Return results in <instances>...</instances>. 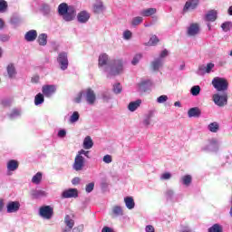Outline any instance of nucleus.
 I'll return each mask as SVG.
<instances>
[{
	"label": "nucleus",
	"instance_id": "2",
	"mask_svg": "<svg viewBox=\"0 0 232 232\" xmlns=\"http://www.w3.org/2000/svg\"><path fill=\"white\" fill-rule=\"evenodd\" d=\"M58 14L63 17V21L70 23L75 18V8L68 6L66 3H62L58 5Z\"/></svg>",
	"mask_w": 232,
	"mask_h": 232
},
{
	"label": "nucleus",
	"instance_id": "35",
	"mask_svg": "<svg viewBox=\"0 0 232 232\" xmlns=\"http://www.w3.org/2000/svg\"><path fill=\"white\" fill-rule=\"evenodd\" d=\"M112 214L114 215V217H122V215H124V211L122 210V207L114 206L112 208Z\"/></svg>",
	"mask_w": 232,
	"mask_h": 232
},
{
	"label": "nucleus",
	"instance_id": "53",
	"mask_svg": "<svg viewBox=\"0 0 232 232\" xmlns=\"http://www.w3.org/2000/svg\"><path fill=\"white\" fill-rule=\"evenodd\" d=\"M166 101H168V96L167 95H161V96L157 98V102L159 104H164V102H166Z\"/></svg>",
	"mask_w": 232,
	"mask_h": 232
},
{
	"label": "nucleus",
	"instance_id": "16",
	"mask_svg": "<svg viewBox=\"0 0 232 232\" xmlns=\"http://www.w3.org/2000/svg\"><path fill=\"white\" fill-rule=\"evenodd\" d=\"M151 69L153 72H159L160 68H162L164 66V60L161 58L156 57L154 60L150 63Z\"/></svg>",
	"mask_w": 232,
	"mask_h": 232
},
{
	"label": "nucleus",
	"instance_id": "49",
	"mask_svg": "<svg viewBox=\"0 0 232 232\" xmlns=\"http://www.w3.org/2000/svg\"><path fill=\"white\" fill-rule=\"evenodd\" d=\"M102 160L105 164H111V162H113V158L111 157V155L106 154L103 157Z\"/></svg>",
	"mask_w": 232,
	"mask_h": 232
},
{
	"label": "nucleus",
	"instance_id": "36",
	"mask_svg": "<svg viewBox=\"0 0 232 232\" xmlns=\"http://www.w3.org/2000/svg\"><path fill=\"white\" fill-rule=\"evenodd\" d=\"M142 21H144V18H142V16H135L132 18L130 24L135 28L139 26V24H142Z\"/></svg>",
	"mask_w": 232,
	"mask_h": 232
},
{
	"label": "nucleus",
	"instance_id": "56",
	"mask_svg": "<svg viewBox=\"0 0 232 232\" xmlns=\"http://www.w3.org/2000/svg\"><path fill=\"white\" fill-rule=\"evenodd\" d=\"M205 67H206V72L207 73H211V70H213L215 68V63H209Z\"/></svg>",
	"mask_w": 232,
	"mask_h": 232
},
{
	"label": "nucleus",
	"instance_id": "38",
	"mask_svg": "<svg viewBox=\"0 0 232 232\" xmlns=\"http://www.w3.org/2000/svg\"><path fill=\"white\" fill-rule=\"evenodd\" d=\"M208 232H223L224 231V227H222L221 225L219 224H214L212 227H210L208 229Z\"/></svg>",
	"mask_w": 232,
	"mask_h": 232
},
{
	"label": "nucleus",
	"instance_id": "50",
	"mask_svg": "<svg viewBox=\"0 0 232 232\" xmlns=\"http://www.w3.org/2000/svg\"><path fill=\"white\" fill-rule=\"evenodd\" d=\"M83 96H84V92H79L77 94V96L74 98V102H76V104H81Z\"/></svg>",
	"mask_w": 232,
	"mask_h": 232
},
{
	"label": "nucleus",
	"instance_id": "23",
	"mask_svg": "<svg viewBox=\"0 0 232 232\" xmlns=\"http://www.w3.org/2000/svg\"><path fill=\"white\" fill-rule=\"evenodd\" d=\"M153 117H155V111H150L145 115V119L143 120L144 126H151V124H154Z\"/></svg>",
	"mask_w": 232,
	"mask_h": 232
},
{
	"label": "nucleus",
	"instance_id": "9",
	"mask_svg": "<svg viewBox=\"0 0 232 232\" xmlns=\"http://www.w3.org/2000/svg\"><path fill=\"white\" fill-rule=\"evenodd\" d=\"M39 215L42 218L50 220L53 217V208L50 206H44L39 208Z\"/></svg>",
	"mask_w": 232,
	"mask_h": 232
},
{
	"label": "nucleus",
	"instance_id": "12",
	"mask_svg": "<svg viewBox=\"0 0 232 232\" xmlns=\"http://www.w3.org/2000/svg\"><path fill=\"white\" fill-rule=\"evenodd\" d=\"M98 65L102 72H104V68L110 66V60L108 58V54L102 53L99 56Z\"/></svg>",
	"mask_w": 232,
	"mask_h": 232
},
{
	"label": "nucleus",
	"instance_id": "41",
	"mask_svg": "<svg viewBox=\"0 0 232 232\" xmlns=\"http://www.w3.org/2000/svg\"><path fill=\"white\" fill-rule=\"evenodd\" d=\"M17 117H21V110L13 109L9 114V119H17Z\"/></svg>",
	"mask_w": 232,
	"mask_h": 232
},
{
	"label": "nucleus",
	"instance_id": "60",
	"mask_svg": "<svg viewBox=\"0 0 232 232\" xmlns=\"http://www.w3.org/2000/svg\"><path fill=\"white\" fill-rule=\"evenodd\" d=\"M165 195H166L167 198H173V195H175V192L172 189H168L165 192Z\"/></svg>",
	"mask_w": 232,
	"mask_h": 232
},
{
	"label": "nucleus",
	"instance_id": "29",
	"mask_svg": "<svg viewBox=\"0 0 232 232\" xmlns=\"http://www.w3.org/2000/svg\"><path fill=\"white\" fill-rule=\"evenodd\" d=\"M41 12L43 15H44L45 17H48L52 15V7L48 4H44L42 5Z\"/></svg>",
	"mask_w": 232,
	"mask_h": 232
},
{
	"label": "nucleus",
	"instance_id": "4",
	"mask_svg": "<svg viewBox=\"0 0 232 232\" xmlns=\"http://www.w3.org/2000/svg\"><path fill=\"white\" fill-rule=\"evenodd\" d=\"M212 86L217 90V92H226L229 87V83L225 78L215 77L212 80Z\"/></svg>",
	"mask_w": 232,
	"mask_h": 232
},
{
	"label": "nucleus",
	"instance_id": "58",
	"mask_svg": "<svg viewBox=\"0 0 232 232\" xmlns=\"http://www.w3.org/2000/svg\"><path fill=\"white\" fill-rule=\"evenodd\" d=\"M102 99H103V101H105V102H108V101H110V99H111V96L110 95V92H103L102 94Z\"/></svg>",
	"mask_w": 232,
	"mask_h": 232
},
{
	"label": "nucleus",
	"instance_id": "46",
	"mask_svg": "<svg viewBox=\"0 0 232 232\" xmlns=\"http://www.w3.org/2000/svg\"><path fill=\"white\" fill-rule=\"evenodd\" d=\"M141 59H142V54H140V53L136 54V55L133 57L132 61H131V64H132L133 66H137V64H139V63H140V61Z\"/></svg>",
	"mask_w": 232,
	"mask_h": 232
},
{
	"label": "nucleus",
	"instance_id": "54",
	"mask_svg": "<svg viewBox=\"0 0 232 232\" xmlns=\"http://www.w3.org/2000/svg\"><path fill=\"white\" fill-rule=\"evenodd\" d=\"M131 31L130 30H126L124 33H123V39H125V41H130V39H131Z\"/></svg>",
	"mask_w": 232,
	"mask_h": 232
},
{
	"label": "nucleus",
	"instance_id": "42",
	"mask_svg": "<svg viewBox=\"0 0 232 232\" xmlns=\"http://www.w3.org/2000/svg\"><path fill=\"white\" fill-rule=\"evenodd\" d=\"M159 37L157 35H152L149 42L147 43V46H157V44L159 43Z\"/></svg>",
	"mask_w": 232,
	"mask_h": 232
},
{
	"label": "nucleus",
	"instance_id": "24",
	"mask_svg": "<svg viewBox=\"0 0 232 232\" xmlns=\"http://www.w3.org/2000/svg\"><path fill=\"white\" fill-rule=\"evenodd\" d=\"M24 39L27 43H34L37 39V31L30 30L24 34Z\"/></svg>",
	"mask_w": 232,
	"mask_h": 232
},
{
	"label": "nucleus",
	"instance_id": "37",
	"mask_svg": "<svg viewBox=\"0 0 232 232\" xmlns=\"http://www.w3.org/2000/svg\"><path fill=\"white\" fill-rule=\"evenodd\" d=\"M43 102H44V94L39 92L34 97V104L35 106H39L40 104H43Z\"/></svg>",
	"mask_w": 232,
	"mask_h": 232
},
{
	"label": "nucleus",
	"instance_id": "40",
	"mask_svg": "<svg viewBox=\"0 0 232 232\" xmlns=\"http://www.w3.org/2000/svg\"><path fill=\"white\" fill-rule=\"evenodd\" d=\"M192 180H193V178L191 177V175H185L181 178V181H182V184H184V186H189Z\"/></svg>",
	"mask_w": 232,
	"mask_h": 232
},
{
	"label": "nucleus",
	"instance_id": "7",
	"mask_svg": "<svg viewBox=\"0 0 232 232\" xmlns=\"http://www.w3.org/2000/svg\"><path fill=\"white\" fill-rule=\"evenodd\" d=\"M212 99L216 106L223 108V106L227 104V92H224L223 94L216 93L212 96Z\"/></svg>",
	"mask_w": 232,
	"mask_h": 232
},
{
	"label": "nucleus",
	"instance_id": "19",
	"mask_svg": "<svg viewBox=\"0 0 232 232\" xmlns=\"http://www.w3.org/2000/svg\"><path fill=\"white\" fill-rule=\"evenodd\" d=\"M198 32H200V26H198V24H191L188 28V35L190 37L198 35Z\"/></svg>",
	"mask_w": 232,
	"mask_h": 232
},
{
	"label": "nucleus",
	"instance_id": "55",
	"mask_svg": "<svg viewBox=\"0 0 232 232\" xmlns=\"http://www.w3.org/2000/svg\"><path fill=\"white\" fill-rule=\"evenodd\" d=\"M169 55V52L168 50L164 49L160 53V56H158L159 59H161L162 61H164V59H166V57H168Z\"/></svg>",
	"mask_w": 232,
	"mask_h": 232
},
{
	"label": "nucleus",
	"instance_id": "33",
	"mask_svg": "<svg viewBox=\"0 0 232 232\" xmlns=\"http://www.w3.org/2000/svg\"><path fill=\"white\" fill-rule=\"evenodd\" d=\"M124 202L127 209H133L135 208V200L131 197L124 198Z\"/></svg>",
	"mask_w": 232,
	"mask_h": 232
},
{
	"label": "nucleus",
	"instance_id": "47",
	"mask_svg": "<svg viewBox=\"0 0 232 232\" xmlns=\"http://www.w3.org/2000/svg\"><path fill=\"white\" fill-rule=\"evenodd\" d=\"M8 8V4L5 0H0V13L3 14V12H6V9Z\"/></svg>",
	"mask_w": 232,
	"mask_h": 232
},
{
	"label": "nucleus",
	"instance_id": "26",
	"mask_svg": "<svg viewBox=\"0 0 232 232\" xmlns=\"http://www.w3.org/2000/svg\"><path fill=\"white\" fill-rule=\"evenodd\" d=\"M106 7H104V4L102 1L98 0L93 5V12L94 14H103Z\"/></svg>",
	"mask_w": 232,
	"mask_h": 232
},
{
	"label": "nucleus",
	"instance_id": "31",
	"mask_svg": "<svg viewBox=\"0 0 232 232\" xmlns=\"http://www.w3.org/2000/svg\"><path fill=\"white\" fill-rule=\"evenodd\" d=\"M83 148L84 150H92L93 148V140H92V137L87 136L84 138Z\"/></svg>",
	"mask_w": 232,
	"mask_h": 232
},
{
	"label": "nucleus",
	"instance_id": "21",
	"mask_svg": "<svg viewBox=\"0 0 232 232\" xmlns=\"http://www.w3.org/2000/svg\"><path fill=\"white\" fill-rule=\"evenodd\" d=\"M6 72L9 79H15L17 76V70H15V65L14 63H9L6 66Z\"/></svg>",
	"mask_w": 232,
	"mask_h": 232
},
{
	"label": "nucleus",
	"instance_id": "51",
	"mask_svg": "<svg viewBox=\"0 0 232 232\" xmlns=\"http://www.w3.org/2000/svg\"><path fill=\"white\" fill-rule=\"evenodd\" d=\"M197 73L198 75H206L208 73L206 72V65H199Z\"/></svg>",
	"mask_w": 232,
	"mask_h": 232
},
{
	"label": "nucleus",
	"instance_id": "30",
	"mask_svg": "<svg viewBox=\"0 0 232 232\" xmlns=\"http://www.w3.org/2000/svg\"><path fill=\"white\" fill-rule=\"evenodd\" d=\"M19 168V162L15 160H11L7 162V170L8 171H15Z\"/></svg>",
	"mask_w": 232,
	"mask_h": 232
},
{
	"label": "nucleus",
	"instance_id": "11",
	"mask_svg": "<svg viewBox=\"0 0 232 232\" xmlns=\"http://www.w3.org/2000/svg\"><path fill=\"white\" fill-rule=\"evenodd\" d=\"M55 92H57V88L55 87V85H44L42 87L43 95H44V97H47L48 99H50V97H52L53 93H55Z\"/></svg>",
	"mask_w": 232,
	"mask_h": 232
},
{
	"label": "nucleus",
	"instance_id": "34",
	"mask_svg": "<svg viewBox=\"0 0 232 232\" xmlns=\"http://www.w3.org/2000/svg\"><path fill=\"white\" fill-rule=\"evenodd\" d=\"M79 119H81V114H79V111H73L69 118V122L70 124H75V122H79Z\"/></svg>",
	"mask_w": 232,
	"mask_h": 232
},
{
	"label": "nucleus",
	"instance_id": "17",
	"mask_svg": "<svg viewBox=\"0 0 232 232\" xmlns=\"http://www.w3.org/2000/svg\"><path fill=\"white\" fill-rule=\"evenodd\" d=\"M201 115L202 111L198 107H193L188 111V117L189 119H192V117H194L195 119H198V117H200Z\"/></svg>",
	"mask_w": 232,
	"mask_h": 232
},
{
	"label": "nucleus",
	"instance_id": "22",
	"mask_svg": "<svg viewBox=\"0 0 232 232\" xmlns=\"http://www.w3.org/2000/svg\"><path fill=\"white\" fill-rule=\"evenodd\" d=\"M198 6V0H188L186 2L183 8V12H188V10H195Z\"/></svg>",
	"mask_w": 232,
	"mask_h": 232
},
{
	"label": "nucleus",
	"instance_id": "63",
	"mask_svg": "<svg viewBox=\"0 0 232 232\" xmlns=\"http://www.w3.org/2000/svg\"><path fill=\"white\" fill-rule=\"evenodd\" d=\"M145 231L146 232H155V227H153V226H151V225H148L145 227Z\"/></svg>",
	"mask_w": 232,
	"mask_h": 232
},
{
	"label": "nucleus",
	"instance_id": "43",
	"mask_svg": "<svg viewBox=\"0 0 232 232\" xmlns=\"http://www.w3.org/2000/svg\"><path fill=\"white\" fill-rule=\"evenodd\" d=\"M190 93L193 97H197L200 95V86L195 85L190 89Z\"/></svg>",
	"mask_w": 232,
	"mask_h": 232
},
{
	"label": "nucleus",
	"instance_id": "10",
	"mask_svg": "<svg viewBox=\"0 0 232 232\" xmlns=\"http://www.w3.org/2000/svg\"><path fill=\"white\" fill-rule=\"evenodd\" d=\"M63 224L65 225V228L63 229V232H70L73 229V226H75V220L73 219V215H65L63 219Z\"/></svg>",
	"mask_w": 232,
	"mask_h": 232
},
{
	"label": "nucleus",
	"instance_id": "44",
	"mask_svg": "<svg viewBox=\"0 0 232 232\" xmlns=\"http://www.w3.org/2000/svg\"><path fill=\"white\" fill-rule=\"evenodd\" d=\"M221 28H222L223 32H229L232 28V23L225 22L221 24Z\"/></svg>",
	"mask_w": 232,
	"mask_h": 232
},
{
	"label": "nucleus",
	"instance_id": "64",
	"mask_svg": "<svg viewBox=\"0 0 232 232\" xmlns=\"http://www.w3.org/2000/svg\"><path fill=\"white\" fill-rule=\"evenodd\" d=\"M102 232H113V229L110 227H103Z\"/></svg>",
	"mask_w": 232,
	"mask_h": 232
},
{
	"label": "nucleus",
	"instance_id": "45",
	"mask_svg": "<svg viewBox=\"0 0 232 232\" xmlns=\"http://www.w3.org/2000/svg\"><path fill=\"white\" fill-rule=\"evenodd\" d=\"M208 130L209 131H211L212 133H217V131H218V123L217 122H212L208 125Z\"/></svg>",
	"mask_w": 232,
	"mask_h": 232
},
{
	"label": "nucleus",
	"instance_id": "39",
	"mask_svg": "<svg viewBox=\"0 0 232 232\" xmlns=\"http://www.w3.org/2000/svg\"><path fill=\"white\" fill-rule=\"evenodd\" d=\"M41 180H43V173L37 172L32 179L33 184H41Z\"/></svg>",
	"mask_w": 232,
	"mask_h": 232
},
{
	"label": "nucleus",
	"instance_id": "59",
	"mask_svg": "<svg viewBox=\"0 0 232 232\" xmlns=\"http://www.w3.org/2000/svg\"><path fill=\"white\" fill-rule=\"evenodd\" d=\"M160 179L161 180H169V179H171V173L169 172L163 173Z\"/></svg>",
	"mask_w": 232,
	"mask_h": 232
},
{
	"label": "nucleus",
	"instance_id": "13",
	"mask_svg": "<svg viewBox=\"0 0 232 232\" xmlns=\"http://www.w3.org/2000/svg\"><path fill=\"white\" fill-rule=\"evenodd\" d=\"M21 208V203L19 201H10L6 205L7 213H17Z\"/></svg>",
	"mask_w": 232,
	"mask_h": 232
},
{
	"label": "nucleus",
	"instance_id": "32",
	"mask_svg": "<svg viewBox=\"0 0 232 232\" xmlns=\"http://www.w3.org/2000/svg\"><path fill=\"white\" fill-rule=\"evenodd\" d=\"M38 44L40 46H46V44H48V34H39Z\"/></svg>",
	"mask_w": 232,
	"mask_h": 232
},
{
	"label": "nucleus",
	"instance_id": "62",
	"mask_svg": "<svg viewBox=\"0 0 232 232\" xmlns=\"http://www.w3.org/2000/svg\"><path fill=\"white\" fill-rule=\"evenodd\" d=\"M82 231H84V227L82 225H81V226H78V227L72 228V232H82Z\"/></svg>",
	"mask_w": 232,
	"mask_h": 232
},
{
	"label": "nucleus",
	"instance_id": "61",
	"mask_svg": "<svg viewBox=\"0 0 232 232\" xmlns=\"http://www.w3.org/2000/svg\"><path fill=\"white\" fill-rule=\"evenodd\" d=\"M11 104H12V102L8 99L2 101V106H4L5 108H8L9 106H11Z\"/></svg>",
	"mask_w": 232,
	"mask_h": 232
},
{
	"label": "nucleus",
	"instance_id": "5",
	"mask_svg": "<svg viewBox=\"0 0 232 232\" xmlns=\"http://www.w3.org/2000/svg\"><path fill=\"white\" fill-rule=\"evenodd\" d=\"M218 140L217 139L208 140V144L201 148V151H205V153H217L218 151Z\"/></svg>",
	"mask_w": 232,
	"mask_h": 232
},
{
	"label": "nucleus",
	"instance_id": "15",
	"mask_svg": "<svg viewBox=\"0 0 232 232\" xmlns=\"http://www.w3.org/2000/svg\"><path fill=\"white\" fill-rule=\"evenodd\" d=\"M152 82L150 80H143L140 83H138V88L140 92H149L151 89Z\"/></svg>",
	"mask_w": 232,
	"mask_h": 232
},
{
	"label": "nucleus",
	"instance_id": "48",
	"mask_svg": "<svg viewBox=\"0 0 232 232\" xmlns=\"http://www.w3.org/2000/svg\"><path fill=\"white\" fill-rule=\"evenodd\" d=\"M113 92L116 94L121 93L122 92V85H121V83H115L113 85Z\"/></svg>",
	"mask_w": 232,
	"mask_h": 232
},
{
	"label": "nucleus",
	"instance_id": "18",
	"mask_svg": "<svg viewBox=\"0 0 232 232\" xmlns=\"http://www.w3.org/2000/svg\"><path fill=\"white\" fill-rule=\"evenodd\" d=\"M30 195L32 197V198H43L44 197H47L48 193H46V191L43 190V189H33L30 192Z\"/></svg>",
	"mask_w": 232,
	"mask_h": 232
},
{
	"label": "nucleus",
	"instance_id": "28",
	"mask_svg": "<svg viewBox=\"0 0 232 232\" xmlns=\"http://www.w3.org/2000/svg\"><path fill=\"white\" fill-rule=\"evenodd\" d=\"M155 14H157L156 8L143 9L140 12V15H142V17H150V15H155Z\"/></svg>",
	"mask_w": 232,
	"mask_h": 232
},
{
	"label": "nucleus",
	"instance_id": "27",
	"mask_svg": "<svg viewBox=\"0 0 232 232\" xmlns=\"http://www.w3.org/2000/svg\"><path fill=\"white\" fill-rule=\"evenodd\" d=\"M140 104H142V100H136L135 102H130L128 105L129 111H136L139 108H140Z\"/></svg>",
	"mask_w": 232,
	"mask_h": 232
},
{
	"label": "nucleus",
	"instance_id": "52",
	"mask_svg": "<svg viewBox=\"0 0 232 232\" xmlns=\"http://www.w3.org/2000/svg\"><path fill=\"white\" fill-rule=\"evenodd\" d=\"M93 188H95V183L91 182L87 184L85 187L86 193H92L93 191Z\"/></svg>",
	"mask_w": 232,
	"mask_h": 232
},
{
	"label": "nucleus",
	"instance_id": "14",
	"mask_svg": "<svg viewBox=\"0 0 232 232\" xmlns=\"http://www.w3.org/2000/svg\"><path fill=\"white\" fill-rule=\"evenodd\" d=\"M62 197L63 198H77L79 197V191L77 188H69L63 192Z\"/></svg>",
	"mask_w": 232,
	"mask_h": 232
},
{
	"label": "nucleus",
	"instance_id": "6",
	"mask_svg": "<svg viewBox=\"0 0 232 232\" xmlns=\"http://www.w3.org/2000/svg\"><path fill=\"white\" fill-rule=\"evenodd\" d=\"M57 63L60 66V69L64 72L65 70H68V65L70 63L68 62V53L66 52H61L57 58H56Z\"/></svg>",
	"mask_w": 232,
	"mask_h": 232
},
{
	"label": "nucleus",
	"instance_id": "1",
	"mask_svg": "<svg viewBox=\"0 0 232 232\" xmlns=\"http://www.w3.org/2000/svg\"><path fill=\"white\" fill-rule=\"evenodd\" d=\"M103 70L108 79L121 75V73L124 72V61H122V59L111 60L109 66L105 67Z\"/></svg>",
	"mask_w": 232,
	"mask_h": 232
},
{
	"label": "nucleus",
	"instance_id": "3",
	"mask_svg": "<svg viewBox=\"0 0 232 232\" xmlns=\"http://www.w3.org/2000/svg\"><path fill=\"white\" fill-rule=\"evenodd\" d=\"M82 155L87 157V159H90V151L84 150L78 151L72 164V169H74V171H82V169H84V166H86V160Z\"/></svg>",
	"mask_w": 232,
	"mask_h": 232
},
{
	"label": "nucleus",
	"instance_id": "25",
	"mask_svg": "<svg viewBox=\"0 0 232 232\" xmlns=\"http://www.w3.org/2000/svg\"><path fill=\"white\" fill-rule=\"evenodd\" d=\"M77 19L81 24L88 23L90 21V14L86 11H82L78 14Z\"/></svg>",
	"mask_w": 232,
	"mask_h": 232
},
{
	"label": "nucleus",
	"instance_id": "57",
	"mask_svg": "<svg viewBox=\"0 0 232 232\" xmlns=\"http://www.w3.org/2000/svg\"><path fill=\"white\" fill-rule=\"evenodd\" d=\"M0 41H2V43H8L10 41V35L0 34Z\"/></svg>",
	"mask_w": 232,
	"mask_h": 232
},
{
	"label": "nucleus",
	"instance_id": "8",
	"mask_svg": "<svg viewBox=\"0 0 232 232\" xmlns=\"http://www.w3.org/2000/svg\"><path fill=\"white\" fill-rule=\"evenodd\" d=\"M83 98L85 99L87 104H89L90 106H93V104H95V101H97L95 92L92 89H87L84 91Z\"/></svg>",
	"mask_w": 232,
	"mask_h": 232
},
{
	"label": "nucleus",
	"instance_id": "20",
	"mask_svg": "<svg viewBox=\"0 0 232 232\" xmlns=\"http://www.w3.org/2000/svg\"><path fill=\"white\" fill-rule=\"evenodd\" d=\"M218 15V12H217V10L215 9L209 10L205 15V20L210 23H215V21H217Z\"/></svg>",
	"mask_w": 232,
	"mask_h": 232
}]
</instances>
